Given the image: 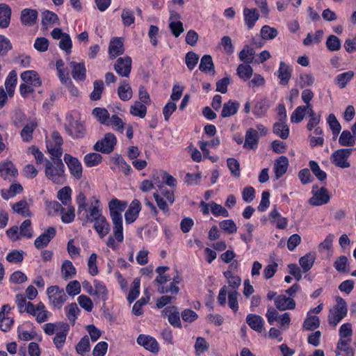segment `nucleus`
<instances>
[{
	"label": "nucleus",
	"mask_w": 356,
	"mask_h": 356,
	"mask_svg": "<svg viewBox=\"0 0 356 356\" xmlns=\"http://www.w3.org/2000/svg\"><path fill=\"white\" fill-rule=\"evenodd\" d=\"M90 350V344L89 337L86 335L81 339L77 345L76 346V350L78 354L84 355Z\"/></svg>",
	"instance_id": "603ef678"
},
{
	"label": "nucleus",
	"mask_w": 356,
	"mask_h": 356,
	"mask_svg": "<svg viewBox=\"0 0 356 356\" xmlns=\"http://www.w3.org/2000/svg\"><path fill=\"white\" fill-rule=\"evenodd\" d=\"M26 121V115L20 109H15L12 115V122L13 124L17 127H20L24 124Z\"/></svg>",
	"instance_id": "4d7b16f0"
},
{
	"label": "nucleus",
	"mask_w": 356,
	"mask_h": 356,
	"mask_svg": "<svg viewBox=\"0 0 356 356\" xmlns=\"http://www.w3.org/2000/svg\"><path fill=\"white\" fill-rule=\"evenodd\" d=\"M137 343L152 353L159 352V346L158 342L149 335L140 334L137 338Z\"/></svg>",
	"instance_id": "9b49d317"
},
{
	"label": "nucleus",
	"mask_w": 356,
	"mask_h": 356,
	"mask_svg": "<svg viewBox=\"0 0 356 356\" xmlns=\"http://www.w3.org/2000/svg\"><path fill=\"white\" fill-rule=\"evenodd\" d=\"M93 283L95 287V296L104 302L106 301L108 298V290L106 286L102 282L97 280H95Z\"/></svg>",
	"instance_id": "a19ab883"
},
{
	"label": "nucleus",
	"mask_w": 356,
	"mask_h": 356,
	"mask_svg": "<svg viewBox=\"0 0 356 356\" xmlns=\"http://www.w3.org/2000/svg\"><path fill=\"white\" fill-rule=\"evenodd\" d=\"M38 16V13L36 10L24 8L21 12L20 19L24 25L32 26L35 24Z\"/></svg>",
	"instance_id": "a211bd4d"
},
{
	"label": "nucleus",
	"mask_w": 356,
	"mask_h": 356,
	"mask_svg": "<svg viewBox=\"0 0 356 356\" xmlns=\"http://www.w3.org/2000/svg\"><path fill=\"white\" fill-rule=\"evenodd\" d=\"M131 58L129 56L119 58L114 65V70L120 76L129 77L131 70Z\"/></svg>",
	"instance_id": "1a4fd4ad"
},
{
	"label": "nucleus",
	"mask_w": 356,
	"mask_h": 356,
	"mask_svg": "<svg viewBox=\"0 0 356 356\" xmlns=\"http://www.w3.org/2000/svg\"><path fill=\"white\" fill-rule=\"evenodd\" d=\"M118 94L120 99L122 101H128L132 97V89L126 81H122L120 83L118 88Z\"/></svg>",
	"instance_id": "7c9ffc66"
},
{
	"label": "nucleus",
	"mask_w": 356,
	"mask_h": 356,
	"mask_svg": "<svg viewBox=\"0 0 356 356\" xmlns=\"http://www.w3.org/2000/svg\"><path fill=\"white\" fill-rule=\"evenodd\" d=\"M139 289H140V280L136 278L133 283L131 289L128 294L127 300L129 303L133 302L139 295Z\"/></svg>",
	"instance_id": "0e129e2a"
},
{
	"label": "nucleus",
	"mask_w": 356,
	"mask_h": 356,
	"mask_svg": "<svg viewBox=\"0 0 356 356\" xmlns=\"http://www.w3.org/2000/svg\"><path fill=\"white\" fill-rule=\"evenodd\" d=\"M309 108L305 106H298L292 113L291 115V121L293 123L300 122L305 118L306 114H308Z\"/></svg>",
	"instance_id": "79ce46f5"
},
{
	"label": "nucleus",
	"mask_w": 356,
	"mask_h": 356,
	"mask_svg": "<svg viewBox=\"0 0 356 356\" xmlns=\"http://www.w3.org/2000/svg\"><path fill=\"white\" fill-rule=\"evenodd\" d=\"M309 167L314 175L320 181H323L327 178L326 173L320 168L318 164L316 161H310Z\"/></svg>",
	"instance_id": "774afa93"
},
{
	"label": "nucleus",
	"mask_w": 356,
	"mask_h": 356,
	"mask_svg": "<svg viewBox=\"0 0 356 356\" xmlns=\"http://www.w3.org/2000/svg\"><path fill=\"white\" fill-rule=\"evenodd\" d=\"M58 21L57 15L51 11L45 10L42 13V24L45 28L51 24H54Z\"/></svg>",
	"instance_id": "de8ad7c7"
},
{
	"label": "nucleus",
	"mask_w": 356,
	"mask_h": 356,
	"mask_svg": "<svg viewBox=\"0 0 356 356\" xmlns=\"http://www.w3.org/2000/svg\"><path fill=\"white\" fill-rule=\"evenodd\" d=\"M309 108L308 115L309 117V120L307 123V128L309 131L312 130L316 126H317L321 122V114H316L313 108L310 106L307 107Z\"/></svg>",
	"instance_id": "3c124183"
},
{
	"label": "nucleus",
	"mask_w": 356,
	"mask_h": 356,
	"mask_svg": "<svg viewBox=\"0 0 356 356\" xmlns=\"http://www.w3.org/2000/svg\"><path fill=\"white\" fill-rule=\"evenodd\" d=\"M320 326L319 318L316 316H309L305 320L303 328L306 330H314Z\"/></svg>",
	"instance_id": "13d9d810"
},
{
	"label": "nucleus",
	"mask_w": 356,
	"mask_h": 356,
	"mask_svg": "<svg viewBox=\"0 0 356 356\" xmlns=\"http://www.w3.org/2000/svg\"><path fill=\"white\" fill-rule=\"evenodd\" d=\"M17 72L15 70H12L9 73L5 81V87L7 90V92L10 96H12L14 93L15 88L17 84Z\"/></svg>",
	"instance_id": "58836bf2"
},
{
	"label": "nucleus",
	"mask_w": 356,
	"mask_h": 356,
	"mask_svg": "<svg viewBox=\"0 0 356 356\" xmlns=\"http://www.w3.org/2000/svg\"><path fill=\"white\" fill-rule=\"evenodd\" d=\"M273 133L282 139H286L289 135V128L285 122L280 121L274 124Z\"/></svg>",
	"instance_id": "72a5a7b5"
},
{
	"label": "nucleus",
	"mask_w": 356,
	"mask_h": 356,
	"mask_svg": "<svg viewBox=\"0 0 356 356\" xmlns=\"http://www.w3.org/2000/svg\"><path fill=\"white\" fill-rule=\"evenodd\" d=\"M17 175V170L14 164L10 161L0 163V176L4 179L10 180L16 177Z\"/></svg>",
	"instance_id": "aec40b11"
},
{
	"label": "nucleus",
	"mask_w": 356,
	"mask_h": 356,
	"mask_svg": "<svg viewBox=\"0 0 356 356\" xmlns=\"http://www.w3.org/2000/svg\"><path fill=\"white\" fill-rule=\"evenodd\" d=\"M94 89L90 94L92 100H98L101 98L102 92L104 90V82L102 80H96L93 83Z\"/></svg>",
	"instance_id": "052dcab7"
},
{
	"label": "nucleus",
	"mask_w": 356,
	"mask_h": 356,
	"mask_svg": "<svg viewBox=\"0 0 356 356\" xmlns=\"http://www.w3.org/2000/svg\"><path fill=\"white\" fill-rule=\"evenodd\" d=\"M289 159L285 156H281L275 160L274 163V172L276 179L282 177L287 171Z\"/></svg>",
	"instance_id": "6ab92c4d"
},
{
	"label": "nucleus",
	"mask_w": 356,
	"mask_h": 356,
	"mask_svg": "<svg viewBox=\"0 0 356 356\" xmlns=\"http://www.w3.org/2000/svg\"><path fill=\"white\" fill-rule=\"evenodd\" d=\"M66 120L65 129L70 136L74 138H81L85 136L86 130L81 122L74 120L71 115L67 116Z\"/></svg>",
	"instance_id": "20e7f679"
},
{
	"label": "nucleus",
	"mask_w": 356,
	"mask_h": 356,
	"mask_svg": "<svg viewBox=\"0 0 356 356\" xmlns=\"http://www.w3.org/2000/svg\"><path fill=\"white\" fill-rule=\"evenodd\" d=\"M38 124L34 120L27 122L21 131L22 140L25 142H29L33 138V132L36 129Z\"/></svg>",
	"instance_id": "473e14b6"
},
{
	"label": "nucleus",
	"mask_w": 356,
	"mask_h": 356,
	"mask_svg": "<svg viewBox=\"0 0 356 356\" xmlns=\"http://www.w3.org/2000/svg\"><path fill=\"white\" fill-rule=\"evenodd\" d=\"M275 305L280 311L293 309L296 307V302L291 297L284 295H279L275 298Z\"/></svg>",
	"instance_id": "2eb2a0df"
},
{
	"label": "nucleus",
	"mask_w": 356,
	"mask_h": 356,
	"mask_svg": "<svg viewBox=\"0 0 356 356\" xmlns=\"http://www.w3.org/2000/svg\"><path fill=\"white\" fill-rule=\"evenodd\" d=\"M352 149H340L335 151L331 156L332 162L337 167L347 168L350 167V163L347 159L352 153Z\"/></svg>",
	"instance_id": "0eeeda50"
},
{
	"label": "nucleus",
	"mask_w": 356,
	"mask_h": 356,
	"mask_svg": "<svg viewBox=\"0 0 356 356\" xmlns=\"http://www.w3.org/2000/svg\"><path fill=\"white\" fill-rule=\"evenodd\" d=\"M244 20L249 29H252L259 18V14L255 8H245L243 10Z\"/></svg>",
	"instance_id": "393cba45"
},
{
	"label": "nucleus",
	"mask_w": 356,
	"mask_h": 356,
	"mask_svg": "<svg viewBox=\"0 0 356 356\" xmlns=\"http://www.w3.org/2000/svg\"><path fill=\"white\" fill-rule=\"evenodd\" d=\"M127 205L126 202L118 199H113L108 205L113 225V236L118 242H122L124 240L122 213L124 211Z\"/></svg>",
	"instance_id": "f03ea898"
},
{
	"label": "nucleus",
	"mask_w": 356,
	"mask_h": 356,
	"mask_svg": "<svg viewBox=\"0 0 356 356\" xmlns=\"http://www.w3.org/2000/svg\"><path fill=\"white\" fill-rule=\"evenodd\" d=\"M56 230L54 227H49L44 233L42 234L35 240L34 245L38 249L45 248L56 236Z\"/></svg>",
	"instance_id": "f8f14e48"
},
{
	"label": "nucleus",
	"mask_w": 356,
	"mask_h": 356,
	"mask_svg": "<svg viewBox=\"0 0 356 356\" xmlns=\"http://www.w3.org/2000/svg\"><path fill=\"white\" fill-rule=\"evenodd\" d=\"M268 108V101L266 99H263L256 103L254 106L253 113L257 116L261 117L265 115Z\"/></svg>",
	"instance_id": "8fccbe9b"
},
{
	"label": "nucleus",
	"mask_w": 356,
	"mask_h": 356,
	"mask_svg": "<svg viewBox=\"0 0 356 356\" xmlns=\"http://www.w3.org/2000/svg\"><path fill=\"white\" fill-rule=\"evenodd\" d=\"M72 68V76L76 81H84L86 77V69L84 63L71 62L70 63Z\"/></svg>",
	"instance_id": "4be33fe9"
},
{
	"label": "nucleus",
	"mask_w": 356,
	"mask_h": 356,
	"mask_svg": "<svg viewBox=\"0 0 356 356\" xmlns=\"http://www.w3.org/2000/svg\"><path fill=\"white\" fill-rule=\"evenodd\" d=\"M355 142L356 138L348 130L343 131L339 138V143L342 146H353Z\"/></svg>",
	"instance_id": "ea45409f"
},
{
	"label": "nucleus",
	"mask_w": 356,
	"mask_h": 356,
	"mask_svg": "<svg viewBox=\"0 0 356 356\" xmlns=\"http://www.w3.org/2000/svg\"><path fill=\"white\" fill-rule=\"evenodd\" d=\"M94 228L101 238L106 236L111 229L110 225L104 216L94 222Z\"/></svg>",
	"instance_id": "bb28decb"
},
{
	"label": "nucleus",
	"mask_w": 356,
	"mask_h": 356,
	"mask_svg": "<svg viewBox=\"0 0 356 356\" xmlns=\"http://www.w3.org/2000/svg\"><path fill=\"white\" fill-rule=\"evenodd\" d=\"M21 79L24 83L34 87H38L42 84L39 74L34 70H28L22 72L21 74Z\"/></svg>",
	"instance_id": "412c9836"
},
{
	"label": "nucleus",
	"mask_w": 356,
	"mask_h": 356,
	"mask_svg": "<svg viewBox=\"0 0 356 356\" xmlns=\"http://www.w3.org/2000/svg\"><path fill=\"white\" fill-rule=\"evenodd\" d=\"M263 318L256 314H250L246 317V323L254 330L261 332L263 328Z\"/></svg>",
	"instance_id": "c85d7f7f"
},
{
	"label": "nucleus",
	"mask_w": 356,
	"mask_h": 356,
	"mask_svg": "<svg viewBox=\"0 0 356 356\" xmlns=\"http://www.w3.org/2000/svg\"><path fill=\"white\" fill-rule=\"evenodd\" d=\"M92 115L101 124L109 125V113L106 108L97 107L92 110Z\"/></svg>",
	"instance_id": "37998d69"
},
{
	"label": "nucleus",
	"mask_w": 356,
	"mask_h": 356,
	"mask_svg": "<svg viewBox=\"0 0 356 356\" xmlns=\"http://www.w3.org/2000/svg\"><path fill=\"white\" fill-rule=\"evenodd\" d=\"M327 123L332 130L334 138H336L341 131V127L336 116L331 113L327 117Z\"/></svg>",
	"instance_id": "6e6d98bb"
},
{
	"label": "nucleus",
	"mask_w": 356,
	"mask_h": 356,
	"mask_svg": "<svg viewBox=\"0 0 356 356\" xmlns=\"http://www.w3.org/2000/svg\"><path fill=\"white\" fill-rule=\"evenodd\" d=\"M117 140L114 134L111 133L106 134L104 137L98 140L93 147L97 152L104 154H110L113 152L116 144Z\"/></svg>",
	"instance_id": "39448f33"
},
{
	"label": "nucleus",
	"mask_w": 356,
	"mask_h": 356,
	"mask_svg": "<svg viewBox=\"0 0 356 356\" xmlns=\"http://www.w3.org/2000/svg\"><path fill=\"white\" fill-rule=\"evenodd\" d=\"M11 17V9L10 8L5 4L0 3V27L7 28L10 22Z\"/></svg>",
	"instance_id": "cd10ccee"
},
{
	"label": "nucleus",
	"mask_w": 356,
	"mask_h": 356,
	"mask_svg": "<svg viewBox=\"0 0 356 356\" xmlns=\"http://www.w3.org/2000/svg\"><path fill=\"white\" fill-rule=\"evenodd\" d=\"M49 300L53 305L58 309L61 308L67 299V296L63 289L58 286H51L47 290Z\"/></svg>",
	"instance_id": "423d86ee"
},
{
	"label": "nucleus",
	"mask_w": 356,
	"mask_h": 356,
	"mask_svg": "<svg viewBox=\"0 0 356 356\" xmlns=\"http://www.w3.org/2000/svg\"><path fill=\"white\" fill-rule=\"evenodd\" d=\"M67 208H62L60 211L61 220L64 223L72 222L75 218V209L73 206L68 204Z\"/></svg>",
	"instance_id": "c03bdc74"
},
{
	"label": "nucleus",
	"mask_w": 356,
	"mask_h": 356,
	"mask_svg": "<svg viewBox=\"0 0 356 356\" xmlns=\"http://www.w3.org/2000/svg\"><path fill=\"white\" fill-rule=\"evenodd\" d=\"M51 140L47 141V148L51 155V161L46 160V177L55 184H62L65 181V165L61 160L63 138L58 131H54Z\"/></svg>",
	"instance_id": "f257e3e1"
},
{
	"label": "nucleus",
	"mask_w": 356,
	"mask_h": 356,
	"mask_svg": "<svg viewBox=\"0 0 356 356\" xmlns=\"http://www.w3.org/2000/svg\"><path fill=\"white\" fill-rule=\"evenodd\" d=\"M19 229L20 236L28 238L33 236L31 220L26 219L24 220Z\"/></svg>",
	"instance_id": "e2e57ef3"
},
{
	"label": "nucleus",
	"mask_w": 356,
	"mask_h": 356,
	"mask_svg": "<svg viewBox=\"0 0 356 356\" xmlns=\"http://www.w3.org/2000/svg\"><path fill=\"white\" fill-rule=\"evenodd\" d=\"M64 161L72 175L77 179H81L82 177V165L78 159L71 156L70 154H65L64 156Z\"/></svg>",
	"instance_id": "6e6552de"
},
{
	"label": "nucleus",
	"mask_w": 356,
	"mask_h": 356,
	"mask_svg": "<svg viewBox=\"0 0 356 356\" xmlns=\"http://www.w3.org/2000/svg\"><path fill=\"white\" fill-rule=\"evenodd\" d=\"M145 104L136 101L130 108V113L134 116L144 118L147 113V107Z\"/></svg>",
	"instance_id": "c9c22d12"
},
{
	"label": "nucleus",
	"mask_w": 356,
	"mask_h": 356,
	"mask_svg": "<svg viewBox=\"0 0 356 356\" xmlns=\"http://www.w3.org/2000/svg\"><path fill=\"white\" fill-rule=\"evenodd\" d=\"M76 273V270L72 261L65 260L61 266L62 277L65 280H67L73 277Z\"/></svg>",
	"instance_id": "2f4dec72"
},
{
	"label": "nucleus",
	"mask_w": 356,
	"mask_h": 356,
	"mask_svg": "<svg viewBox=\"0 0 356 356\" xmlns=\"http://www.w3.org/2000/svg\"><path fill=\"white\" fill-rule=\"evenodd\" d=\"M102 156L98 153H89L84 156V163L88 167H93L102 162Z\"/></svg>",
	"instance_id": "5fc2aeb1"
},
{
	"label": "nucleus",
	"mask_w": 356,
	"mask_h": 356,
	"mask_svg": "<svg viewBox=\"0 0 356 356\" xmlns=\"http://www.w3.org/2000/svg\"><path fill=\"white\" fill-rule=\"evenodd\" d=\"M353 75L354 72L350 70L339 74L335 79L336 83L340 88H343L346 87L347 83L352 79Z\"/></svg>",
	"instance_id": "864d4df0"
},
{
	"label": "nucleus",
	"mask_w": 356,
	"mask_h": 356,
	"mask_svg": "<svg viewBox=\"0 0 356 356\" xmlns=\"http://www.w3.org/2000/svg\"><path fill=\"white\" fill-rule=\"evenodd\" d=\"M239 106L240 104L237 102H234L232 100L228 101L227 103L223 104L221 116L222 118H228L234 115L237 113Z\"/></svg>",
	"instance_id": "c756f323"
},
{
	"label": "nucleus",
	"mask_w": 356,
	"mask_h": 356,
	"mask_svg": "<svg viewBox=\"0 0 356 356\" xmlns=\"http://www.w3.org/2000/svg\"><path fill=\"white\" fill-rule=\"evenodd\" d=\"M277 76L281 85H287L291 77V69L284 62L281 61L277 71Z\"/></svg>",
	"instance_id": "b1692460"
},
{
	"label": "nucleus",
	"mask_w": 356,
	"mask_h": 356,
	"mask_svg": "<svg viewBox=\"0 0 356 356\" xmlns=\"http://www.w3.org/2000/svg\"><path fill=\"white\" fill-rule=\"evenodd\" d=\"M337 305L330 309L328 322L335 327L347 314V307L345 300L341 297H337Z\"/></svg>",
	"instance_id": "7ed1b4c3"
},
{
	"label": "nucleus",
	"mask_w": 356,
	"mask_h": 356,
	"mask_svg": "<svg viewBox=\"0 0 356 356\" xmlns=\"http://www.w3.org/2000/svg\"><path fill=\"white\" fill-rule=\"evenodd\" d=\"M60 325L61 327L56 332V336L54 338V343L58 349L63 348L69 331L67 323L61 324Z\"/></svg>",
	"instance_id": "a878e982"
},
{
	"label": "nucleus",
	"mask_w": 356,
	"mask_h": 356,
	"mask_svg": "<svg viewBox=\"0 0 356 356\" xmlns=\"http://www.w3.org/2000/svg\"><path fill=\"white\" fill-rule=\"evenodd\" d=\"M124 48L122 38H114L109 44L108 54L110 58L113 59L118 56L123 54Z\"/></svg>",
	"instance_id": "ddd939ff"
},
{
	"label": "nucleus",
	"mask_w": 356,
	"mask_h": 356,
	"mask_svg": "<svg viewBox=\"0 0 356 356\" xmlns=\"http://www.w3.org/2000/svg\"><path fill=\"white\" fill-rule=\"evenodd\" d=\"M99 201L96 200L95 204L92 205L89 208V213L87 212H85L83 213L82 216L84 217L86 222H95L98 220L100 219V218H102L103 216L102 215V211L99 208Z\"/></svg>",
	"instance_id": "5701e85b"
},
{
	"label": "nucleus",
	"mask_w": 356,
	"mask_h": 356,
	"mask_svg": "<svg viewBox=\"0 0 356 356\" xmlns=\"http://www.w3.org/2000/svg\"><path fill=\"white\" fill-rule=\"evenodd\" d=\"M259 138L258 131L253 128H249L245 133L243 147L250 149H256L258 145Z\"/></svg>",
	"instance_id": "dca6fc26"
},
{
	"label": "nucleus",
	"mask_w": 356,
	"mask_h": 356,
	"mask_svg": "<svg viewBox=\"0 0 356 356\" xmlns=\"http://www.w3.org/2000/svg\"><path fill=\"white\" fill-rule=\"evenodd\" d=\"M330 198L327 190L322 187L314 193V195L309 200V203L313 206H320L327 204Z\"/></svg>",
	"instance_id": "4468645a"
},
{
	"label": "nucleus",
	"mask_w": 356,
	"mask_h": 356,
	"mask_svg": "<svg viewBox=\"0 0 356 356\" xmlns=\"http://www.w3.org/2000/svg\"><path fill=\"white\" fill-rule=\"evenodd\" d=\"M315 256L312 253H307L299 259V263L305 273L309 270L314 265Z\"/></svg>",
	"instance_id": "09e8293b"
},
{
	"label": "nucleus",
	"mask_w": 356,
	"mask_h": 356,
	"mask_svg": "<svg viewBox=\"0 0 356 356\" xmlns=\"http://www.w3.org/2000/svg\"><path fill=\"white\" fill-rule=\"evenodd\" d=\"M12 208L15 212L24 217H29L31 216V212L29 210V204L24 200L16 202L13 205Z\"/></svg>",
	"instance_id": "f704fd0d"
},
{
	"label": "nucleus",
	"mask_w": 356,
	"mask_h": 356,
	"mask_svg": "<svg viewBox=\"0 0 356 356\" xmlns=\"http://www.w3.org/2000/svg\"><path fill=\"white\" fill-rule=\"evenodd\" d=\"M254 54L255 51L252 48L246 45L240 51L238 57L240 60L243 61L244 63L250 64L253 62Z\"/></svg>",
	"instance_id": "e433bc0d"
},
{
	"label": "nucleus",
	"mask_w": 356,
	"mask_h": 356,
	"mask_svg": "<svg viewBox=\"0 0 356 356\" xmlns=\"http://www.w3.org/2000/svg\"><path fill=\"white\" fill-rule=\"evenodd\" d=\"M162 315L167 317L169 323L174 327H181V323L180 320L179 312L178 308L175 306H170L165 307L163 312Z\"/></svg>",
	"instance_id": "9d476101"
},
{
	"label": "nucleus",
	"mask_w": 356,
	"mask_h": 356,
	"mask_svg": "<svg viewBox=\"0 0 356 356\" xmlns=\"http://www.w3.org/2000/svg\"><path fill=\"white\" fill-rule=\"evenodd\" d=\"M278 34L276 29L265 25L261 29V36L264 40L274 39Z\"/></svg>",
	"instance_id": "69168bd1"
},
{
	"label": "nucleus",
	"mask_w": 356,
	"mask_h": 356,
	"mask_svg": "<svg viewBox=\"0 0 356 356\" xmlns=\"http://www.w3.org/2000/svg\"><path fill=\"white\" fill-rule=\"evenodd\" d=\"M199 69L200 71L206 73L211 70H213V73L215 72L213 63L210 55L206 54L202 57Z\"/></svg>",
	"instance_id": "49530a36"
},
{
	"label": "nucleus",
	"mask_w": 356,
	"mask_h": 356,
	"mask_svg": "<svg viewBox=\"0 0 356 356\" xmlns=\"http://www.w3.org/2000/svg\"><path fill=\"white\" fill-rule=\"evenodd\" d=\"M141 206L139 200H134L130 204L128 210L125 212L124 218L127 224L134 222L138 218Z\"/></svg>",
	"instance_id": "f3484780"
},
{
	"label": "nucleus",
	"mask_w": 356,
	"mask_h": 356,
	"mask_svg": "<svg viewBox=\"0 0 356 356\" xmlns=\"http://www.w3.org/2000/svg\"><path fill=\"white\" fill-rule=\"evenodd\" d=\"M71 188L69 186H65L58 191L57 197L64 205H68L71 202Z\"/></svg>",
	"instance_id": "bf43d9fd"
},
{
	"label": "nucleus",
	"mask_w": 356,
	"mask_h": 356,
	"mask_svg": "<svg viewBox=\"0 0 356 356\" xmlns=\"http://www.w3.org/2000/svg\"><path fill=\"white\" fill-rule=\"evenodd\" d=\"M27 313L35 316L38 323H41L48 320L49 312L47 310L37 311L34 310V305L29 304V309Z\"/></svg>",
	"instance_id": "a18cd8bd"
},
{
	"label": "nucleus",
	"mask_w": 356,
	"mask_h": 356,
	"mask_svg": "<svg viewBox=\"0 0 356 356\" xmlns=\"http://www.w3.org/2000/svg\"><path fill=\"white\" fill-rule=\"evenodd\" d=\"M236 72L240 79L247 81L252 76L253 70L250 64L242 63L238 66Z\"/></svg>",
	"instance_id": "4c0bfd02"
},
{
	"label": "nucleus",
	"mask_w": 356,
	"mask_h": 356,
	"mask_svg": "<svg viewBox=\"0 0 356 356\" xmlns=\"http://www.w3.org/2000/svg\"><path fill=\"white\" fill-rule=\"evenodd\" d=\"M15 302L19 313H27V310L29 309V304H33L31 302H26V298L22 294L16 295Z\"/></svg>",
	"instance_id": "338daca9"
},
{
	"label": "nucleus",
	"mask_w": 356,
	"mask_h": 356,
	"mask_svg": "<svg viewBox=\"0 0 356 356\" xmlns=\"http://www.w3.org/2000/svg\"><path fill=\"white\" fill-rule=\"evenodd\" d=\"M326 47L331 51H338L341 48V40L336 35H330L327 39Z\"/></svg>",
	"instance_id": "680f3d73"
}]
</instances>
